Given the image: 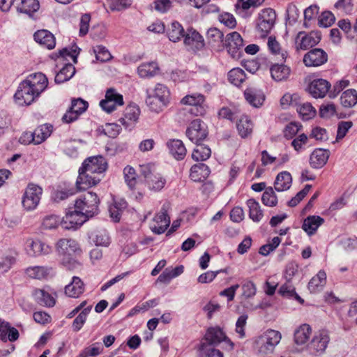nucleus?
<instances>
[{"label":"nucleus","mask_w":357,"mask_h":357,"mask_svg":"<svg viewBox=\"0 0 357 357\" xmlns=\"http://www.w3.org/2000/svg\"><path fill=\"white\" fill-rule=\"evenodd\" d=\"M229 82L235 86H240L246 79L245 72L240 68L231 69L228 73Z\"/></svg>","instance_id":"obj_49"},{"label":"nucleus","mask_w":357,"mask_h":357,"mask_svg":"<svg viewBox=\"0 0 357 357\" xmlns=\"http://www.w3.org/2000/svg\"><path fill=\"white\" fill-rule=\"evenodd\" d=\"M210 174L208 167L204 163L194 165L190 169V176L195 182H202Z\"/></svg>","instance_id":"obj_28"},{"label":"nucleus","mask_w":357,"mask_h":357,"mask_svg":"<svg viewBox=\"0 0 357 357\" xmlns=\"http://www.w3.org/2000/svg\"><path fill=\"white\" fill-rule=\"evenodd\" d=\"M140 174L144 179V183L149 190L154 192L160 191L166 184V179L157 172L151 164L140 165Z\"/></svg>","instance_id":"obj_6"},{"label":"nucleus","mask_w":357,"mask_h":357,"mask_svg":"<svg viewBox=\"0 0 357 357\" xmlns=\"http://www.w3.org/2000/svg\"><path fill=\"white\" fill-rule=\"evenodd\" d=\"M169 224L170 218L165 206L163 205L160 211L154 216L150 224V229L153 233L161 234L166 231Z\"/></svg>","instance_id":"obj_15"},{"label":"nucleus","mask_w":357,"mask_h":357,"mask_svg":"<svg viewBox=\"0 0 357 357\" xmlns=\"http://www.w3.org/2000/svg\"><path fill=\"white\" fill-rule=\"evenodd\" d=\"M25 273L31 278L44 280L52 274V269L47 266H35L28 267L25 270Z\"/></svg>","instance_id":"obj_30"},{"label":"nucleus","mask_w":357,"mask_h":357,"mask_svg":"<svg viewBox=\"0 0 357 357\" xmlns=\"http://www.w3.org/2000/svg\"><path fill=\"white\" fill-rule=\"evenodd\" d=\"M312 335V328L310 325L304 324L298 327L294 333V342L298 351L307 350V344Z\"/></svg>","instance_id":"obj_16"},{"label":"nucleus","mask_w":357,"mask_h":357,"mask_svg":"<svg viewBox=\"0 0 357 357\" xmlns=\"http://www.w3.org/2000/svg\"><path fill=\"white\" fill-rule=\"evenodd\" d=\"M170 153L176 159L182 160L186 155V149L181 140L171 139L167 142Z\"/></svg>","instance_id":"obj_34"},{"label":"nucleus","mask_w":357,"mask_h":357,"mask_svg":"<svg viewBox=\"0 0 357 357\" xmlns=\"http://www.w3.org/2000/svg\"><path fill=\"white\" fill-rule=\"evenodd\" d=\"M52 132V126L43 124L38 126L33 132L36 138V144H40L48 138Z\"/></svg>","instance_id":"obj_42"},{"label":"nucleus","mask_w":357,"mask_h":357,"mask_svg":"<svg viewBox=\"0 0 357 357\" xmlns=\"http://www.w3.org/2000/svg\"><path fill=\"white\" fill-rule=\"evenodd\" d=\"M126 207V203L124 201L120 202L119 206L116 202L114 204L109 206V213L111 218L114 222H119L121 218L122 209Z\"/></svg>","instance_id":"obj_57"},{"label":"nucleus","mask_w":357,"mask_h":357,"mask_svg":"<svg viewBox=\"0 0 357 357\" xmlns=\"http://www.w3.org/2000/svg\"><path fill=\"white\" fill-rule=\"evenodd\" d=\"M291 182V174L287 172H282L278 174L274 182V188L278 192H283L289 189Z\"/></svg>","instance_id":"obj_35"},{"label":"nucleus","mask_w":357,"mask_h":357,"mask_svg":"<svg viewBox=\"0 0 357 357\" xmlns=\"http://www.w3.org/2000/svg\"><path fill=\"white\" fill-rule=\"evenodd\" d=\"M246 204L249 208L250 218L255 222H260L264 217V213L259 203L255 199H249Z\"/></svg>","instance_id":"obj_37"},{"label":"nucleus","mask_w":357,"mask_h":357,"mask_svg":"<svg viewBox=\"0 0 357 357\" xmlns=\"http://www.w3.org/2000/svg\"><path fill=\"white\" fill-rule=\"evenodd\" d=\"M272 78L276 82H282L287 79L291 73L289 66L284 64H274L270 68Z\"/></svg>","instance_id":"obj_31"},{"label":"nucleus","mask_w":357,"mask_h":357,"mask_svg":"<svg viewBox=\"0 0 357 357\" xmlns=\"http://www.w3.org/2000/svg\"><path fill=\"white\" fill-rule=\"evenodd\" d=\"M108 101H112L118 105H123V96L117 93V91L114 89H109L106 91L105 98L103 100V103H107Z\"/></svg>","instance_id":"obj_54"},{"label":"nucleus","mask_w":357,"mask_h":357,"mask_svg":"<svg viewBox=\"0 0 357 357\" xmlns=\"http://www.w3.org/2000/svg\"><path fill=\"white\" fill-rule=\"evenodd\" d=\"M84 287L82 281L79 278L74 276L71 283L66 286L65 294L69 297L77 298L84 292Z\"/></svg>","instance_id":"obj_32"},{"label":"nucleus","mask_w":357,"mask_h":357,"mask_svg":"<svg viewBox=\"0 0 357 357\" xmlns=\"http://www.w3.org/2000/svg\"><path fill=\"white\" fill-rule=\"evenodd\" d=\"M18 331L10 326L8 322L0 319V339L3 342H7L8 340L10 342H14L19 338Z\"/></svg>","instance_id":"obj_27"},{"label":"nucleus","mask_w":357,"mask_h":357,"mask_svg":"<svg viewBox=\"0 0 357 357\" xmlns=\"http://www.w3.org/2000/svg\"><path fill=\"white\" fill-rule=\"evenodd\" d=\"M102 351L103 347L100 343L97 342L86 348L81 354V357L96 356L102 354Z\"/></svg>","instance_id":"obj_60"},{"label":"nucleus","mask_w":357,"mask_h":357,"mask_svg":"<svg viewBox=\"0 0 357 357\" xmlns=\"http://www.w3.org/2000/svg\"><path fill=\"white\" fill-rule=\"evenodd\" d=\"M330 156L328 149H316L310 155L309 162L313 169H320L327 162Z\"/></svg>","instance_id":"obj_22"},{"label":"nucleus","mask_w":357,"mask_h":357,"mask_svg":"<svg viewBox=\"0 0 357 357\" xmlns=\"http://www.w3.org/2000/svg\"><path fill=\"white\" fill-rule=\"evenodd\" d=\"M341 105L347 108L354 107L357 104V91L347 89L343 92L340 97Z\"/></svg>","instance_id":"obj_45"},{"label":"nucleus","mask_w":357,"mask_h":357,"mask_svg":"<svg viewBox=\"0 0 357 357\" xmlns=\"http://www.w3.org/2000/svg\"><path fill=\"white\" fill-rule=\"evenodd\" d=\"M281 339L282 334L280 331L268 329L254 339L253 349L258 356L271 354L273 353Z\"/></svg>","instance_id":"obj_3"},{"label":"nucleus","mask_w":357,"mask_h":357,"mask_svg":"<svg viewBox=\"0 0 357 357\" xmlns=\"http://www.w3.org/2000/svg\"><path fill=\"white\" fill-rule=\"evenodd\" d=\"M328 61L327 53L321 48H314L305 53L303 62L306 67H319Z\"/></svg>","instance_id":"obj_14"},{"label":"nucleus","mask_w":357,"mask_h":357,"mask_svg":"<svg viewBox=\"0 0 357 357\" xmlns=\"http://www.w3.org/2000/svg\"><path fill=\"white\" fill-rule=\"evenodd\" d=\"M262 203L269 207L275 206L278 204L277 196L272 187L266 188L261 197Z\"/></svg>","instance_id":"obj_52"},{"label":"nucleus","mask_w":357,"mask_h":357,"mask_svg":"<svg viewBox=\"0 0 357 357\" xmlns=\"http://www.w3.org/2000/svg\"><path fill=\"white\" fill-rule=\"evenodd\" d=\"M33 36L38 43L48 50H52L56 45L55 37L47 30H39L34 33Z\"/></svg>","instance_id":"obj_25"},{"label":"nucleus","mask_w":357,"mask_h":357,"mask_svg":"<svg viewBox=\"0 0 357 357\" xmlns=\"http://www.w3.org/2000/svg\"><path fill=\"white\" fill-rule=\"evenodd\" d=\"M158 70V66L155 62L142 63L137 69L139 75L143 78L153 77Z\"/></svg>","instance_id":"obj_47"},{"label":"nucleus","mask_w":357,"mask_h":357,"mask_svg":"<svg viewBox=\"0 0 357 357\" xmlns=\"http://www.w3.org/2000/svg\"><path fill=\"white\" fill-rule=\"evenodd\" d=\"M301 125L298 123L291 122L288 123L284 129V136L287 139L293 138L301 130Z\"/></svg>","instance_id":"obj_62"},{"label":"nucleus","mask_w":357,"mask_h":357,"mask_svg":"<svg viewBox=\"0 0 357 357\" xmlns=\"http://www.w3.org/2000/svg\"><path fill=\"white\" fill-rule=\"evenodd\" d=\"M321 35L319 31H299L294 40L296 51L306 50L317 45L321 40Z\"/></svg>","instance_id":"obj_8"},{"label":"nucleus","mask_w":357,"mask_h":357,"mask_svg":"<svg viewBox=\"0 0 357 357\" xmlns=\"http://www.w3.org/2000/svg\"><path fill=\"white\" fill-rule=\"evenodd\" d=\"M330 340L329 332L326 330H320L314 333L307 344V351L312 355L321 356L325 353Z\"/></svg>","instance_id":"obj_7"},{"label":"nucleus","mask_w":357,"mask_h":357,"mask_svg":"<svg viewBox=\"0 0 357 357\" xmlns=\"http://www.w3.org/2000/svg\"><path fill=\"white\" fill-rule=\"evenodd\" d=\"M75 68L71 63L66 64L55 76V82L61 84L68 81L75 73Z\"/></svg>","instance_id":"obj_40"},{"label":"nucleus","mask_w":357,"mask_h":357,"mask_svg":"<svg viewBox=\"0 0 357 357\" xmlns=\"http://www.w3.org/2000/svg\"><path fill=\"white\" fill-rule=\"evenodd\" d=\"M243 45V40L238 32L234 31L227 35L225 46L232 58L238 59L241 56Z\"/></svg>","instance_id":"obj_13"},{"label":"nucleus","mask_w":357,"mask_h":357,"mask_svg":"<svg viewBox=\"0 0 357 357\" xmlns=\"http://www.w3.org/2000/svg\"><path fill=\"white\" fill-rule=\"evenodd\" d=\"M167 33L169 39L174 43L180 40L185 33L182 25L176 21L171 23Z\"/></svg>","instance_id":"obj_39"},{"label":"nucleus","mask_w":357,"mask_h":357,"mask_svg":"<svg viewBox=\"0 0 357 357\" xmlns=\"http://www.w3.org/2000/svg\"><path fill=\"white\" fill-rule=\"evenodd\" d=\"M236 128L239 135L244 138L252 132V123L247 116H242L237 121Z\"/></svg>","instance_id":"obj_44"},{"label":"nucleus","mask_w":357,"mask_h":357,"mask_svg":"<svg viewBox=\"0 0 357 357\" xmlns=\"http://www.w3.org/2000/svg\"><path fill=\"white\" fill-rule=\"evenodd\" d=\"M92 309V305H89L83 310H82L78 316L74 319L73 322V329L75 332H78L81 330L84 323L86 322V318L89 312Z\"/></svg>","instance_id":"obj_50"},{"label":"nucleus","mask_w":357,"mask_h":357,"mask_svg":"<svg viewBox=\"0 0 357 357\" xmlns=\"http://www.w3.org/2000/svg\"><path fill=\"white\" fill-rule=\"evenodd\" d=\"M132 0H110L109 7L113 11H120L131 6Z\"/></svg>","instance_id":"obj_59"},{"label":"nucleus","mask_w":357,"mask_h":357,"mask_svg":"<svg viewBox=\"0 0 357 357\" xmlns=\"http://www.w3.org/2000/svg\"><path fill=\"white\" fill-rule=\"evenodd\" d=\"M242 290V295L246 298L253 297L257 292L255 284L250 280H246L243 283Z\"/></svg>","instance_id":"obj_64"},{"label":"nucleus","mask_w":357,"mask_h":357,"mask_svg":"<svg viewBox=\"0 0 357 357\" xmlns=\"http://www.w3.org/2000/svg\"><path fill=\"white\" fill-rule=\"evenodd\" d=\"M324 222V219L319 215H310L303 223L302 229L309 235L315 234L317 229Z\"/></svg>","instance_id":"obj_29"},{"label":"nucleus","mask_w":357,"mask_h":357,"mask_svg":"<svg viewBox=\"0 0 357 357\" xmlns=\"http://www.w3.org/2000/svg\"><path fill=\"white\" fill-rule=\"evenodd\" d=\"M223 33L218 29L212 27L208 29L206 33V39L210 44L215 45L223 41Z\"/></svg>","instance_id":"obj_55"},{"label":"nucleus","mask_w":357,"mask_h":357,"mask_svg":"<svg viewBox=\"0 0 357 357\" xmlns=\"http://www.w3.org/2000/svg\"><path fill=\"white\" fill-rule=\"evenodd\" d=\"M87 220L86 216L84 215L80 211L75 208L73 211H68L63 218L61 224L64 229H77L81 226Z\"/></svg>","instance_id":"obj_17"},{"label":"nucleus","mask_w":357,"mask_h":357,"mask_svg":"<svg viewBox=\"0 0 357 357\" xmlns=\"http://www.w3.org/2000/svg\"><path fill=\"white\" fill-rule=\"evenodd\" d=\"M125 181L130 188H133L137 183V174L135 169L126 166L123 169Z\"/></svg>","instance_id":"obj_56"},{"label":"nucleus","mask_w":357,"mask_h":357,"mask_svg":"<svg viewBox=\"0 0 357 357\" xmlns=\"http://www.w3.org/2000/svg\"><path fill=\"white\" fill-rule=\"evenodd\" d=\"M183 266H178L175 268H167L158 278L157 282L169 283L172 278L180 275L183 272Z\"/></svg>","instance_id":"obj_38"},{"label":"nucleus","mask_w":357,"mask_h":357,"mask_svg":"<svg viewBox=\"0 0 357 357\" xmlns=\"http://www.w3.org/2000/svg\"><path fill=\"white\" fill-rule=\"evenodd\" d=\"M188 138L193 143H201L208 135L206 124L200 119L192 121L186 130Z\"/></svg>","instance_id":"obj_12"},{"label":"nucleus","mask_w":357,"mask_h":357,"mask_svg":"<svg viewBox=\"0 0 357 357\" xmlns=\"http://www.w3.org/2000/svg\"><path fill=\"white\" fill-rule=\"evenodd\" d=\"M48 85V79L42 73L29 75L22 81L15 93L16 102L20 105H31Z\"/></svg>","instance_id":"obj_1"},{"label":"nucleus","mask_w":357,"mask_h":357,"mask_svg":"<svg viewBox=\"0 0 357 357\" xmlns=\"http://www.w3.org/2000/svg\"><path fill=\"white\" fill-rule=\"evenodd\" d=\"M297 111L303 120L312 119L316 114V110L310 103L306 102L298 107Z\"/></svg>","instance_id":"obj_53"},{"label":"nucleus","mask_w":357,"mask_h":357,"mask_svg":"<svg viewBox=\"0 0 357 357\" xmlns=\"http://www.w3.org/2000/svg\"><path fill=\"white\" fill-rule=\"evenodd\" d=\"M140 109L136 105H130L126 107L123 117L119 119V122L126 128L132 126L138 120Z\"/></svg>","instance_id":"obj_24"},{"label":"nucleus","mask_w":357,"mask_h":357,"mask_svg":"<svg viewBox=\"0 0 357 357\" xmlns=\"http://www.w3.org/2000/svg\"><path fill=\"white\" fill-rule=\"evenodd\" d=\"M326 282V274L324 271H319L308 283V289L311 293L320 291Z\"/></svg>","instance_id":"obj_36"},{"label":"nucleus","mask_w":357,"mask_h":357,"mask_svg":"<svg viewBox=\"0 0 357 357\" xmlns=\"http://www.w3.org/2000/svg\"><path fill=\"white\" fill-rule=\"evenodd\" d=\"M276 13L272 8H265L258 17L257 29L261 37L266 36L275 25Z\"/></svg>","instance_id":"obj_10"},{"label":"nucleus","mask_w":357,"mask_h":357,"mask_svg":"<svg viewBox=\"0 0 357 357\" xmlns=\"http://www.w3.org/2000/svg\"><path fill=\"white\" fill-rule=\"evenodd\" d=\"M331 85L329 82L324 79H315L308 85V92L315 98H322L329 91Z\"/></svg>","instance_id":"obj_20"},{"label":"nucleus","mask_w":357,"mask_h":357,"mask_svg":"<svg viewBox=\"0 0 357 357\" xmlns=\"http://www.w3.org/2000/svg\"><path fill=\"white\" fill-rule=\"evenodd\" d=\"M33 296L40 305L52 307L55 304L54 298L43 289L34 290Z\"/></svg>","instance_id":"obj_41"},{"label":"nucleus","mask_w":357,"mask_h":357,"mask_svg":"<svg viewBox=\"0 0 357 357\" xmlns=\"http://www.w3.org/2000/svg\"><path fill=\"white\" fill-rule=\"evenodd\" d=\"M43 189L35 184H29L22 197V206L26 211L34 210L38 205Z\"/></svg>","instance_id":"obj_9"},{"label":"nucleus","mask_w":357,"mask_h":357,"mask_svg":"<svg viewBox=\"0 0 357 357\" xmlns=\"http://www.w3.org/2000/svg\"><path fill=\"white\" fill-rule=\"evenodd\" d=\"M279 293L284 297L295 298L300 303H303V300L296 293L295 287L290 282H287L282 284L280 289Z\"/></svg>","instance_id":"obj_51"},{"label":"nucleus","mask_w":357,"mask_h":357,"mask_svg":"<svg viewBox=\"0 0 357 357\" xmlns=\"http://www.w3.org/2000/svg\"><path fill=\"white\" fill-rule=\"evenodd\" d=\"M211 155V151L208 146L198 143L196 144V147L193 150L192 158L196 161H204L206 160Z\"/></svg>","instance_id":"obj_46"},{"label":"nucleus","mask_w":357,"mask_h":357,"mask_svg":"<svg viewBox=\"0 0 357 357\" xmlns=\"http://www.w3.org/2000/svg\"><path fill=\"white\" fill-rule=\"evenodd\" d=\"M204 102L205 97L201 93L187 95L181 100L182 105L190 107L188 109V112L195 116H202L205 114L206 109Z\"/></svg>","instance_id":"obj_11"},{"label":"nucleus","mask_w":357,"mask_h":357,"mask_svg":"<svg viewBox=\"0 0 357 357\" xmlns=\"http://www.w3.org/2000/svg\"><path fill=\"white\" fill-rule=\"evenodd\" d=\"M15 5L17 11L29 16L40 8L38 0H15Z\"/></svg>","instance_id":"obj_26"},{"label":"nucleus","mask_w":357,"mask_h":357,"mask_svg":"<svg viewBox=\"0 0 357 357\" xmlns=\"http://www.w3.org/2000/svg\"><path fill=\"white\" fill-rule=\"evenodd\" d=\"M96 58L101 62H105L111 59L112 55L103 46L98 45L94 48Z\"/></svg>","instance_id":"obj_63"},{"label":"nucleus","mask_w":357,"mask_h":357,"mask_svg":"<svg viewBox=\"0 0 357 357\" xmlns=\"http://www.w3.org/2000/svg\"><path fill=\"white\" fill-rule=\"evenodd\" d=\"M268 47L271 52L275 55L280 56L282 60H285L288 56L286 50H282L280 43L275 37L270 36L268 39Z\"/></svg>","instance_id":"obj_48"},{"label":"nucleus","mask_w":357,"mask_h":357,"mask_svg":"<svg viewBox=\"0 0 357 357\" xmlns=\"http://www.w3.org/2000/svg\"><path fill=\"white\" fill-rule=\"evenodd\" d=\"M146 103L151 110L159 112L169 102L170 91L164 84H157L153 88L146 90Z\"/></svg>","instance_id":"obj_4"},{"label":"nucleus","mask_w":357,"mask_h":357,"mask_svg":"<svg viewBox=\"0 0 357 357\" xmlns=\"http://www.w3.org/2000/svg\"><path fill=\"white\" fill-rule=\"evenodd\" d=\"M56 250L62 257L73 255L80 251L77 242L71 238L59 240L56 244Z\"/></svg>","instance_id":"obj_21"},{"label":"nucleus","mask_w":357,"mask_h":357,"mask_svg":"<svg viewBox=\"0 0 357 357\" xmlns=\"http://www.w3.org/2000/svg\"><path fill=\"white\" fill-rule=\"evenodd\" d=\"M335 21V17L333 13L331 11H324L319 17L318 24L322 27H329Z\"/></svg>","instance_id":"obj_58"},{"label":"nucleus","mask_w":357,"mask_h":357,"mask_svg":"<svg viewBox=\"0 0 357 357\" xmlns=\"http://www.w3.org/2000/svg\"><path fill=\"white\" fill-rule=\"evenodd\" d=\"M205 340L210 345H216L221 342H226L233 347V343L225 335V333L218 327L210 328L208 329L206 335Z\"/></svg>","instance_id":"obj_23"},{"label":"nucleus","mask_w":357,"mask_h":357,"mask_svg":"<svg viewBox=\"0 0 357 357\" xmlns=\"http://www.w3.org/2000/svg\"><path fill=\"white\" fill-rule=\"evenodd\" d=\"M107 167L105 159L101 155L86 158L79 169V176L76 181L78 190H85L98 184L101 180V174Z\"/></svg>","instance_id":"obj_2"},{"label":"nucleus","mask_w":357,"mask_h":357,"mask_svg":"<svg viewBox=\"0 0 357 357\" xmlns=\"http://www.w3.org/2000/svg\"><path fill=\"white\" fill-rule=\"evenodd\" d=\"M183 43L188 50L197 51L204 46L203 37L195 29H188L183 36Z\"/></svg>","instance_id":"obj_18"},{"label":"nucleus","mask_w":357,"mask_h":357,"mask_svg":"<svg viewBox=\"0 0 357 357\" xmlns=\"http://www.w3.org/2000/svg\"><path fill=\"white\" fill-rule=\"evenodd\" d=\"M88 102L82 98L73 99L72 100L70 109L75 111L78 115H81L88 108Z\"/></svg>","instance_id":"obj_61"},{"label":"nucleus","mask_w":357,"mask_h":357,"mask_svg":"<svg viewBox=\"0 0 357 357\" xmlns=\"http://www.w3.org/2000/svg\"><path fill=\"white\" fill-rule=\"evenodd\" d=\"M89 238L97 246H107L109 244V238L107 231L104 229L91 232Z\"/></svg>","instance_id":"obj_43"},{"label":"nucleus","mask_w":357,"mask_h":357,"mask_svg":"<svg viewBox=\"0 0 357 357\" xmlns=\"http://www.w3.org/2000/svg\"><path fill=\"white\" fill-rule=\"evenodd\" d=\"M244 96L247 102L255 107H259L264 101V96L253 88L247 89L244 91Z\"/></svg>","instance_id":"obj_33"},{"label":"nucleus","mask_w":357,"mask_h":357,"mask_svg":"<svg viewBox=\"0 0 357 357\" xmlns=\"http://www.w3.org/2000/svg\"><path fill=\"white\" fill-rule=\"evenodd\" d=\"M100 200L98 195L92 192H86L80 195L75 202V208L89 219L98 213Z\"/></svg>","instance_id":"obj_5"},{"label":"nucleus","mask_w":357,"mask_h":357,"mask_svg":"<svg viewBox=\"0 0 357 357\" xmlns=\"http://www.w3.org/2000/svg\"><path fill=\"white\" fill-rule=\"evenodd\" d=\"M26 249L27 254L31 257L47 255L51 253L52 250L51 246L39 239H28Z\"/></svg>","instance_id":"obj_19"}]
</instances>
